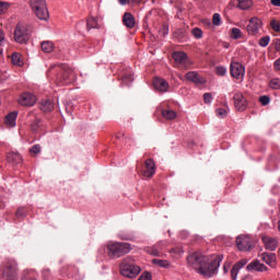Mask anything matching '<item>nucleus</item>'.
<instances>
[{"instance_id": "f257e3e1", "label": "nucleus", "mask_w": 280, "mask_h": 280, "mask_svg": "<svg viewBox=\"0 0 280 280\" xmlns=\"http://www.w3.org/2000/svg\"><path fill=\"white\" fill-rule=\"evenodd\" d=\"M223 256H206L199 252L187 257V264L205 278H212L218 273Z\"/></svg>"}, {"instance_id": "f03ea898", "label": "nucleus", "mask_w": 280, "mask_h": 280, "mask_svg": "<svg viewBox=\"0 0 280 280\" xmlns=\"http://www.w3.org/2000/svg\"><path fill=\"white\" fill-rule=\"evenodd\" d=\"M49 72H56V83L58 85H68L73 83L77 79L74 70L66 66L65 63H59L57 66H51Z\"/></svg>"}, {"instance_id": "7ed1b4c3", "label": "nucleus", "mask_w": 280, "mask_h": 280, "mask_svg": "<svg viewBox=\"0 0 280 280\" xmlns=\"http://www.w3.org/2000/svg\"><path fill=\"white\" fill-rule=\"evenodd\" d=\"M141 273V267L133 257H127L120 262V275L125 278L135 279Z\"/></svg>"}, {"instance_id": "20e7f679", "label": "nucleus", "mask_w": 280, "mask_h": 280, "mask_svg": "<svg viewBox=\"0 0 280 280\" xmlns=\"http://www.w3.org/2000/svg\"><path fill=\"white\" fill-rule=\"evenodd\" d=\"M132 250L129 243L109 242L107 245V256L110 259H117L128 255Z\"/></svg>"}, {"instance_id": "39448f33", "label": "nucleus", "mask_w": 280, "mask_h": 280, "mask_svg": "<svg viewBox=\"0 0 280 280\" xmlns=\"http://www.w3.org/2000/svg\"><path fill=\"white\" fill-rule=\"evenodd\" d=\"M30 5L38 20L47 21L49 19V12L46 7V0H31Z\"/></svg>"}, {"instance_id": "423d86ee", "label": "nucleus", "mask_w": 280, "mask_h": 280, "mask_svg": "<svg viewBox=\"0 0 280 280\" xmlns=\"http://www.w3.org/2000/svg\"><path fill=\"white\" fill-rule=\"evenodd\" d=\"M30 39V33L26 26L18 24L14 31V40L18 44H26Z\"/></svg>"}, {"instance_id": "0eeeda50", "label": "nucleus", "mask_w": 280, "mask_h": 280, "mask_svg": "<svg viewBox=\"0 0 280 280\" xmlns=\"http://www.w3.org/2000/svg\"><path fill=\"white\" fill-rule=\"evenodd\" d=\"M172 58L175 67L179 69H189L190 62L186 52H173Z\"/></svg>"}, {"instance_id": "6e6552de", "label": "nucleus", "mask_w": 280, "mask_h": 280, "mask_svg": "<svg viewBox=\"0 0 280 280\" xmlns=\"http://www.w3.org/2000/svg\"><path fill=\"white\" fill-rule=\"evenodd\" d=\"M18 267L14 261H7L2 265V275L5 280H14L16 277Z\"/></svg>"}, {"instance_id": "1a4fd4ad", "label": "nucleus", "mask_w": 280, "mask_h": 280, "mask_svg": "<svg viewBox=\"0 0 280 280\" xmlns=\"http://www.w3.org/2000/svg\"><path fill=\"white\" fill-rule=\"evenodd\" d=\"M236 246L241 252H250L253 249V238L248 235H241L236 238Z\"/></svg>"}, {"instance_id": "9d476101", "label": "nucleus", "mask_w": 280, "mask_h": 280, "mask_svg": "<svg viewBox=\"0 0 280 280\" xmlns=\"http://www.w3.org/2000/svg\"><path fill=\"white\" fill-rule=\"evenodd\" d=\"M261 28H262V21L259 18L254 16L249 20L246 31L248 35L257 36Z\"/></svg>"}, {"instance_id": "9b49d317", "label": "nucleus", "mask_w": 280, "mask_h": 280, "mask_svg": "<svg viewBox=\"0 0 280 280\" xmlns=\"http://www.w3.org/2000/svg\"><path fill=\"white\" fill-rule=\"evenodd\" d=\"M234 107L237 112H245L248 107V101L242 92H236L233 96Z\"/></svg>"}, {"instance_id": "f8f14e48", "label": "nucleus", "mask_w": 280, "mask_h": 280, "mask_svg": "<svg viewBox=\"0 0 280 280\" xmlns=\"http://www.w3.org/2000/svg\"><path fill=\"white\" fill-rule=\"evenodd\" d=\"M230 73L232 78L241 80L245 77L246 70L242 63H238V61H232L230 66Z\"/></svg>"}, {"instance_id": "ddd939ff", "label": "nucleus", "mask_w": 280, "mask_h": 280, "mask_svg": "<svg viewBox=\"0 0 280 280\" xmlns=\"http://www.w3.org/2000/svg\"><path fill=\"white\" fill-rule=\"evenodd\" d=\"M248 264L247 259H241L231 269V279L237 280L240 271Z\"/></svg>"}, {"instance_id": "4468645a", "label": "nucleus", "mask_w": 280, "mask_h": 280, "mask_svg": "<svg viewBox=\"0 0 280 280\" xmlns=\"http://www.w3.org/2000/svg\"><path fill=\"white\" fill-rule=\"evenodd\" d=\"M153 88L158 90L159 92L165 93L167 92L170 85L165 81V79H160L159 77H155L152 81Z\"/></svg>"}, {"instance_id": "2eb2a0df", "label": "nucleus", "mask_w": 280, "mask_h": 280, "mask_svg": "<svg viewBox=\"0 0 280 280\" xmlns=\"http://www.w3.org/2000/svg\"><path fill=\"white\" fill-rule=\"evenodd\" d=\"M36 103V98L34 95L30 93H24L19 100V104L25 107H32Z\"/></svg>"}, {"instance_id": "dca6fc26", "label": "nucleus", "mask_w": 280, "mask_h": 280, "mask_svg": "<svg viewBox=\"0 0 280 280\" xmlns=\"http://www.w3.org/2000/svg\"><path fill=\"white\" fill-rule=\"evenodd\" d=\"M120 82H122V84L126 86L133 82V73L130 68H127V70H122V72H120Z\"/></svg>"}, {"instance_id": "f3484780", "label": "nucleus", "mask_w": 280, "mask_h": 280, "mask_svg": "<svg viewBox=\"0 0 280 280\" xmlns=\"http://www.w3.org/2000/svg\"><path fill=\"white\" fill-rule=\"evenodd\" d=\"M154 174H155L154 161L151 159H148L144 162V172L142 173V175H144V177H152Z\"/></svg>"}, {"instance_id": "a211bd4d", "label": "nucleus", "mask_w": 280, "mask_h": 280, "mask_svg": "<svg viewBox=\"0 0 280 280\" xmlns=\"http://www.w3.org/2000/svg\"><path fill=\"white\" fill-rule=\"evenodd\" d=\"M122 25L129 30H132L136 26V19L132 13L125 12V14H122Z\"/></svg>"}, {"instance_id": "6ab92c4d", "label": "nucleus", "mask_w": 280, "mask_h": 280, "mask_svg": "<svg viewBox=\"0 0 280 280\" xmlns=\"http://www.w3.org/2000/svg\"><path fill=\"white\" fill-rule=\"evenodd\" d=\"M262 243L265 244V247L267 250L275 252L277 250V246L279 245V242H277L273 237L264 236Z\"/></svg>"}, {"instance_id": "aec40b11", "label": "nucleus", "mask_w": 280, "mask_h": 280, "mask_svg": "<svg viewBox=\"0 0 280 280\" xmlns=\"http://www.w3.org/2000/svg\"><path fill=\"white\" fill-rule=\"evenodd\" d=\"M261 258L262 261L270 267H275L277 265V255L275 253H262Z\"/></svg>"}, {"instance_id": "412c9836", "label": "nucleus", "mask_w": 280, "mask_h": 280, "mask_svg": "<svg viewBox=\"0 0 280 280\" xmlns=\"http://www.w3.org/2000/svg\"><path fill=\"white\" fill-rule=\"evenodd\" d=\"M186 80L195 83V84H205L206 81L202 77H200V74H198L197 72H187L185 74Z\"/></svg>"}, {"instance_id": "4be33fe9", "label": "nucleus", "mask_w": 280, "mask_h": 280, "mask_svg": "<svg viewBox=\"0 0 280 280\" xmlns=\"http://www.w3.org/2000/svg\"><path fill=\"white\" fill-rule=\"evenodd\" d=\"M246 269H247V271L265 272L266 265L261 264L259 260H254L247 265Z\"/></svg>"}, {"instance_id": "5701e85b", "label": "nucleus", "mask_w": 280, "mask_h": 280, "mask_svg": "<svg viewBox=\"0 0 280 280\" xmlns=\"http://www.w3.org/2000/svg\"><path fill=\"white\" fill-rule=\"evenodd\" d=\"M7 160L9 163L16 165L22 162V156L19 153L11 152L7 155Z\"/></svg>"}, {"instance_id": "b1692460", "label": "nucleus", "mask_w": 280, "mask_h": 280, "mask_svg": "<svg viewBox=\"0 0 280 280\" xmlns=\"http://www.w3.org/2000/svg\"><path fill=\"white\" fill-rule=\"evenodd\" d=\"M16 117H18V113L16 112H12L10 113L5 119H4V122L7 126L9 127H14L15 126V120H16Z\"/></svg>"}, {"instance_id": "393cba45", "label": "nucleus", "mask_w": 280, "mask_h": 280, "mask_svg": "<svg viewBox=\"0 0 280 280\" xmlns=\"http://www.w3.org/2000/svg\"><path fill=\"white\" fill-rule=\"evenodd\" d=\"M147 254L153 256V257H162L163 252L159 248L158 245H154L152 247L147 248Z\"/></svg>"}, {"instance_id": "a878e982", "label": "nucleus", "mask_w": 280, "mask_h": 280, "mask_svg": "<svg viewBox=\"0 0 280 280\" xmlns=\"http://www.w3.org/2000/svg\"><path fill=\"white\" fill-rule=\"evenodd\" d=\"M39 108L44 113H50L54 109V104L50 100H47L40 103Z\"/></svg>"}, {"instance_id": "bb28decb", "label": "nucleus", "mask_w": 280, "mask_h": 280, "mask_svg": "<svg viewBox=\"0 0 280 280\" xmlns=\"http://www.w3.org/2000/svg\"><path fill=\"white\" fill-rule=\"evenodd\" d=\"M162 117H164L166 120H174L177 117L176 112L172 109H163L161 112Z\"/></svg>"}, {"instance_id": "cd10ccee", "label": "nucleus", "mask_w": 280, "mask_h": 280, "mask_svg": "<svg viewBox=\"0 0 280 280\" xmlns=\"http://www.w3.org/2000/svg\"><path fill=\"white\" fill-rule=\"evenodd\" d=\"M55 46L52 44V42L50 40H44L42 42V50L45 52V54H50L52 52Z\"/></svg>"}, {"instance_id": "c85d7f7f", "label": "nucleus", "mask_w": 280, "mask_h": 280, "mask_svg": "<svg viewBox=\"0 0 280 280\" xmlns=\"http://www.w3.org/2000/svg\"><path fill=\"white\" fill-rule=\"evenodd\" d=\"M253 5V1L252 0H238L237 7L241 10H248L249 8H252Z\"/></svg>"}, {"instance_id": "c756f323", "label": "nucleus", "mask_w": 280, "mask_h": 280, "mask_svg": "<svg viewBox=\"0 0 280 280\" xmlns=\"http://www.w3.org/2000/svg\"><path fill=\"white\" fill-rule=\"evenodd\" d=\"M231 37H232L233 39H241V38L243 37V32H242V30L238 28V27H233V28L231 30Z\"/></svg>"}, {"instance_id": "7c9ffc66", "label": "nucleus", "mask_w": 280, "mask_h": 280, "mask_svg": "<svg viewBox=\"0 0 280 280\" xmlns=\"http://www.w3.org/2000/svg\"><path fill=\"white\" fill-rule=\"evenodd\" d=\"M11 61L14 66L21 67L23 65L20 52H13V55L11 56Z\"/></svg>"}, {"instance_id": "2f4dec72", "label": "nucleus", "mask_w": 280, "mask_h": 280, "mask_svg": "<svg viewBox=\"0 0 280 280\" xmlns=\"http://www.w3.org/2000/svg\"><path fill=\"white\" fill-rule=\"evenodd\" d=\"M42 129V120L39 118H35V120L31 124V130L33 132H38Z\"/></svg>"}, {"instance_id": "473e14b6", "label": "nucleus", "mask_w": 280, "mask_h": 280, "mask_svg": "<svg viewBox=\"0 0 280 280\" xmlns=\"http://www.w3.org/2000/svg\"><path fill=\"white\" fill-rule=\"evenodd\" d=\"M98 28V22L95 18L91 16L88 19V30Z\"/></svg>"}, {"instance_id": "72a5a7b5", "label": "nucleus", "mask_w": 280, "mask_h": 280, "mask_svg": "<svg viewBox=\"0 0 280 280\" xmlns=\"http://www.w3.org/2000/svg\"><path fill=\"white\" fill-rule=\"evenodd\" d=\"M152 264L159 266L160 268H166L168 266L167 260L158 259V258L152 259Z\"/></svg>"}, {"instance_id": "f704fd0d", "label": "nucleus", "mask_w": 280, "mask_h": 280, "mask_svg": "<svg viewBox=\"0 0 280 280\" xmlns=\"http://www.w3.org/2000/svg\"><path fill=\"white\" fill-rule=\"evenodd\" d=\"M191 34H192V36H194L196 39H200V38H202L203 32H202V30L199 28V27H194V28L191 30Z\"/></svg>"}, {"instance_id": "c9c22d12", "label": "nucleus", "mask_w": 280, "mask_h": 280, "mask_svg": "<svg viewBox=\"0 0 280 280\" xmlns=\"http://www.w3.org/2000/svg\"><path fill=\"white\" fill-rule=\"evenodd\" d=\"M269 86L272 90H280V79H271L269 82Z\"/></svg>"}, {"instance_id": "e433bc0d", "label": "nucleus", "mask_w": 280, "mask_h": 280, "mask_svg": "<svg viewBox=\"0 0 280 280\" xmlns=\"http://www.w3.org/2000/svg\"><path fill=\"white\" fill-rule=\"evenodd\" d=\"M260 47H267L268 44H270V36L266 35L262 36L258 42Z\"/></svg>"}, {"instance_id": "4c0bfd02", "label": "nucleus", "mask_w": 280, "mask_h": 280, "mask_svg": "<svg viewBox=\"0 0 280 280\" xmlns=\"http://www.w3.org/2000/svg\"><path fill=\"white\" fill-rule=\"evenodd\" d=\"M170 28L167 24H162L161 28L159 30V34L162 35V37H165L168 35Z\"/></svg>"}, {"instance_id": "58836bf2", "label": "nucleus", "mask_w": 280, "mask_h": 280, "mask_svg": "<svg viewBox=\"0 0 280 280\" xmlns=\"http://www.w3.org/2000/svg\"><path fill=\"white\" fill-rule=\"evenodd\" d=\"M212 23L215 26H220L221 25V14L214 13L212 16Z\"/></svg>"}, {"instance_id": "ea45409f", "label": "nucleus", "mask_w": 280, "mask_h": 280, "mask_svg": "<svg viewBox=\"0 0 280 280\" xmlns=\"http://www.w3.org/2000/svg\"><path fill=\"white\" fill-rule=\"evenodd\" d=\"M226 72H228V70H226V68H224L223 66H218V68H215V73H217L218 75L223 77V75L226 74Z\"/></svg>"}, {"instance_id": "a19ab883", "label": "nucleus", "mask_w": 280, "mask_h": 280, "mask_svg": "<svg viewBox=\"0 0 280 280\" xmlns=\"http://www.w3.org/2000/svg\"><path fill=\"white\" fill-rule=\"evenodd\" d=\"M25 213H26L25 208H19V209L16 210V212H15V218H16L18 220H20V218H24Z\"/></svg>"}, {"instance_id": "79ce46f5", "label": "nucleus", "mask_w": 280, "mask_h": 280, "mask_svg": "<svg viewBox=\"0 0 280 280\" xmlns=\"http://www.w3.org/2000/svg\"><path fill=\"white\" fill-rule=\"evenodd\" d=\"M215 113L219 118H225L229 114L224 108H219Z\"/></svg>"}, {"instance_id": "37998d69", "label": "nucleus", "mask_w": 280, "mask_h": 280, "mask_svg": "<svg viewBox=\"0 0 280 280\" xmlns=\"http://www.w3.org/2000/svg\"><path fill=\"white\" fill-rule=\"evenodd\" d=\"M138 280H152V275L149 271H144L142 272V275H140V278H138Z\"/></svg>"}, {"instance_id": "c03bdc74", "label": "nucleus", "mask_w": 280, "mask_h": 280, "mask_svg": "<svg viewBox=\"0 0 280 280\" xmlns=\"http://www.w3.org/2000/svg\"><path fill=\"white\" fill-rule=\"evenodd\" d=\"M8 8H9V3H8V2L0 1V14L5 13V11L8 10Z\"/></svg>"}, {"instance_id": "a18cd8bd", "label": "nucleus", "mask_w": 280, "mask_h": 280, "mask_svg": "<svg viewBox=\"0 0 280 280\" xmlns=\"http://www.w3.org/2000/svg\"><path fill=\"white\" fill-rule=\"evenodd\" d=\"M271 27L275 32H280V22L277 20L271 21Z\"/></svg>"}, {"instance_id": "49530a36", "label": "nucleus", "mask_w": 280, "mask_h": 280, "mask_svg": "<svg viewBox=\"0 0 280 280\" xmlns=\"http://www.w3.org/2000/svg\"><path fill=\"white\" fill-rule=\"evenodd\" d=\"M203 102H205L206 104L212 103V94H211V93H206V94H203Z\"/></svg>"}, {"instance_id": "de8ad7c7", "label": "nucleus", "mask_w": 280, "mask_h": 280, "mask_svg": "<svg viewBox=\"0 0 280 280\" xmlns=\"http://www.w3.org/2000/svg\"><path fill=\"white\" fill-rule=\"evenodd\" d=\"M42 148L40 145L38 144H35L33 145L31 149H30V152L33 153V154H38L40 152Z\"/></svg>"}, {"instance_id": "09e8293b", "label": "nucleus", "mask_w": 280, "mask_h": 280, "mask_svg": "<svg viewBox=\"0 0 280 280\" xmlns=\"http://www.w3.org/2000/svg\"><path fill=\"white\" fill-rule=\"evenodd\" d=\"M259 102L261 103L262 106H266V105L270 104V97H268V96H261V97L259 98Z\"/></svg>"}, {"instance_id": "8fccbe9b", "label": "nucleus", "mask_w": 280, "mask_h": 280, "mask_svg": "<svg viewBox=\"0 0 280 280\" xmlns=\"http://www.w3.org/2000/svg\"><path fill=\"white\" fill-rule=\"evenodd\" d=\"M119 237L122 241H131L132 240L131 235H126V234H122V233L119 234Z\"/></svg>"}, {"instance_id": "3c124183", "label": "nucleus", "mask_w": 280, "mask_h": 280, "mask_svg": "<svg viewBox=\"0 0 280 280\" xmlns=\"http://www.w3.org/2000/svg\"><path fill=\"white\" fill-rule=\"evenodd\" d=\"M273 68L276 71H280V58L275 61Z\"/></svg>"}, {"instance_id": "603ef678", "label": "nucleus", "mask_w": 280, "mask_h": 280, "mask_svg": "<svg viewBox=\"0 0 280 280\" xmlns=\"http://www.w3.org/2000/svg\"><path fill=\"white\" fill-rule=\"evenodd\" d=\"M271 5L280 8V0H270Z\"/></svg>"}, {"instance_id": "864d4df0", "label": "nucleus", "mask_w": 280, "mask_h": 280, "mask_svg": "<svg viewBox=\"0 0 280 280\" xmlns=\"http://www.w3.org/2000/svg\"><path fill=\"white\" fill-rule=\"evenodd\" d=\"M130 2V0H118V3H120V5H127Z\"/></svg>"}, {"instance_id": "5fc2aeb1", "label": "nucleus", "mask_w": 280, "mask_h": 280, "mask_svg": "<svg viewBox=\"0 0 280 280\" xmlns=\"http://www.w3.org/2000/svg\"><path fill=\"white\" fill-rule=\"evenodd\" d=\"M4 39L3 30H0V43H2Z\"/></svg>"}, {"instance_id": "6e6d98bb", "label": "nucleus", "mask_w": 280, "mask_h": 280, "mask_svg": "<svg viewBox=\"0 0 280 280\" xmlns=\"http://www.w3.org/2000/svg\"><path fill=\"white\" fill-rule=\"evenodd\" d=\"M229 270H230V266L224 265L223 266V272L229 273Z\"/></svg>"}, {"instance_id": "4d7b16f0", "label": "nucleus", "mask_w": 280, "mask_h": 280, "mask_svg": "<svg viewBox=\"0 0 280 280\" xmlns=\"http://www.w3.org/2000/svg\"><path fill=\"white\" fill-rule=\"evenodd\" d=\"M242 280H253V277L250 275L244 276Z\"/></svg>"}, {"instance_id": "13d9d810", "label": "nucleus", "mask_w": 280, "mask_h": 280, "mask_svg": "<svg viewBox=\"0 0 280 280\" xmlns=\"http://www.w3.org/2000/svg\"><path fill=\"white\" fill-rule=\"evenodd\" d=\"M277 48L280 50V39L277 42Z\"/></svg>"}, {"instance_id": "bf43d9fd", "label": "nucleus", "mask_w": 280, "mask_h": 280, "mask_svg": "<svg viewBox=\"0 0 280 280\" xmlns=\"http://www.w3.org/2000/svg\"><path fill=\"white\" fill-rule=\"evenodd\" d=\"M278 231L280 232V220L278 221Z\"/></svg>"}, {"instance_id": "052dcab7", "label": "nucleus", "mask_w": 280, "mask_h": 280, "mask_svg": "<svg viewBox=\"0 0 280 280\" xmlns=\"http://www.w3.org/2000/svg\"><path fill=\"white\" fill-rule=\"evenodd\" d=\"M133 2H136V3H140L141 2V0H132Z\"/></svg>"}, {"instance_id": "680f3d73", "label": "nucleus", "mask_w": 280, "mask_h": 280, "mask_svg": "<svg viewBox=\"0 0 280 280\" xmlns=\"http://www.w3.org/2000/svg\"><path fill=\"white\" fill-rule=\"evenodd\" d=\"M0 56H1V52H0Z\"/></svg>"}, {"instance_id": "e2e57ef3", "label": "nucleus", "mask_w": 280, "mask_h": 280, "mask_svg": "<svg viewBox=\"0 0 280 280\" xmlns=\"http://www.w3.org/2000/svg\"><path fill=\"white\" fill-rule=\"evenodd\" d=\"M32 280H35V279H32Z\"/></svg>"}]
</instances>
